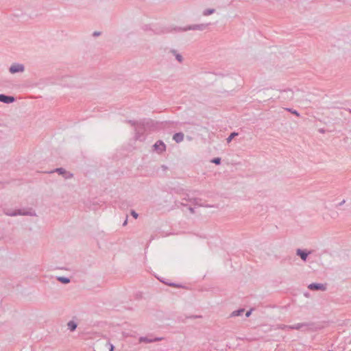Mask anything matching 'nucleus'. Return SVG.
<instances>
[{"mask_svg": "<svg viewBox=\"0 0 351 351\" xmlns=\"http://www.w3.org/2000/svg\"><path fill=\"white\" fill-rule=\"evenodd\" d=\"M178 60L180 62L181 61V57L180 56H177Z\"/></svg>", "mask_w": 351, "mask_h": 351, "instance_id": "nucleus-24", "label": "nucleus"}, {"mask_svg": "<svg viewBox=\"0 0 351 351\" xmlns=\"http://www.w3.org/2000/svg\"><path fill=\"white\" fill-rule=\"evenodd\" d=\"M213 12L212 11H208V12L207 14H211Z\"/></svg>", "mask_w": 351, "mask_h": 351, "instance_id": "nucleus-25", "label": "nucleus"}, {"mask_svg": "<svg viewBox=\"0 0 351 351\" xmlns=\"http://www.w3.org/2000/svg\"><path fill=\"white\" fill-rule=\"evenodd\" d=\"M311 324L309 323H298L295 325H292L289 327V329H295V330H301L303 328H305L304 330H306L308 328Z\"/></svg>", "mask_w": 351, "mask_h": 351, "instance_id": "nucleus-3", "label": "nucleus"}, {"mask_svg": "<svg viewBox=\"0 0 351 351\" xmlns=\"http://www.w3.org/2000/svg\"><path fill=\"white\" fill-rule=\"evenodd\" d=\"M189 210L191 212V213H195V209L193 208H192V207H189Z\"/></svg>", "mask_w": 351, "mask_h": 351, "instance_id": "nucleus-20", "label": "nucleus"}, {"mask_svg": "<svg viewBox=\"0 0 351 351\" xmlns=\"http://www.w3.org/2000/svg\"><path fill=\"white\" fill-rule=\"evenodd\" d=\"M131 215L133 217H134L135 219H137L138 215V213H136L134 210H132L131 211Z\"/></svg>", "mask_w": 351, "mask_h": 351, "instance_id": "nucleus-17", "label": "nucleus"}, {"mask_svg": "<svg viewBox=\"0 0 351 351\" xmlns=\"http://www.w3.org/2000/svg\"><path fill=\"white\" fill-rule=\"evenodd\" d=\"M162 339V337H156V338H154V339H149V338H148L147 337H141L139 338V342L140 343H142V342H144V343H152V342L160 341Z\"/></svg>", "mask_w": 351, "mask_h": 351, "instance_id": "nucleus-7", "label": "nucleus"}, {"mask_svg": "<svg viewBox=\"0 0 351 351\" xmlns=\"http://www.w3.org/2000/svg\"><path fill=\"white\" fill-rule=\"evenodd\" d=\"M328 351H333V350H329Z\"/></svg>", "mask_w": 351, "mask_h": 351, "instance_id": "nucleus-26", "label": "nucleus"}, {"mask_svg": "<svg viewBox=\"0 0 351 351\" xmlns=\"http://www.w3.org/2000/svg\"><path fill=\"white\" fill-rule=\"evenodd\" d=\"M345 202H346V200H345V199H343L341 202H339V203L338 204V205H337V206H341L343 205V204H345Z\"/></svg>", "mask_w": 351, "mask_h": 351, "instance_id": "nucleus-18", "label": "nucleus"}, {"mask_svg": "<svg viewBox=\"0 0 351 351\" xmlns=\"http://www.w3.org/2000/svg\"><path fill=\"white\" fill-rule=\"evenodd\" d=\"M168 285H169V286H171V287H178V285H176L175 283H170V284H168Z\"/></svg>", "mask_w": 351, "mask_h": 351, "instance_id": "nucleus-21", "label": "nucleus"}, {"mask_svg": "<svg viewBox=\"0 0 351 351\" xmlns=\"http://www.w3.org/2000/svg\"><path fill=\"white\" fill-rule=\"evenodd\" d=\"M251 313H252V310H250V311H247V313L245 314V316L247 317H248L251 315Z\"/></svg>", "mask_w": 351, "mask_h": 351, "instance_id": "nucleus-19", "label": "nucleus"}, {"mask_svg": "<svg viewBox=\"0 0 351 351\" xmlns=\"http://www.w3.org/2000/svg\"><path fill=\"white\" fill-rule=\"evenodd\" d=\"M245 310L243 308H241L237 311H234L232 313L231 316L232 317H236L242 315L244 313Z\"/></svg>", "mask_w": 351, "mask_h": 351, "instance_id": "nucleus-12", "label": "nucleus"}, {"mask_svg": "<svg viewBox=\"0 0 351 351\" xmlns=\"http://www.w3.org/2000/svg\"><path fill=\"white\" fill-rule=\"evenodd\" d=\"M291 326L285 325V324H278L277 325V328L281 329V330H287L289 329V327Z\"/></svg>", "mask_w": 351, "mask_h": 351, "instance_id": "nucleus-14", "label": "nucleus"}, {"mask_svg": "<svg viewBox=\"0 0 351 351\" xmlns=\"http://www.w3.org/2000/svg\"><path fill=\"white\" fill-rule=\"evenodd\" d=\"M53 172H57L60 175H62L65 179H70V178H72L73 176V173L66 171L64 168H62V167L57 168L55 170L51 171V173H53Z\"/></svg>", "mask_w": 351, "mask_h": 351, "instance_id": "nucleus-2", "label": "nucleus"}, {"mask_svg": "<svg viewBox=\"0 0 351 351\" xmlns=\"http://www.w3.org/2000/svg\"><path fill=\"white\" fill-rule=\"evenodd\" d=\"M58 280L64 284H67V283L70 282V279L67 277H63V276L58 277Z\"/></svg>", "mask_w": 351, "mask_h": 351, "instance_id": "nucleus-13", "label": "nucleus"}, {"mask_svg": "<svg viewBox=\"0 0 351 351\" xmlns=\"http://www.w3.org/2000/svg\"><path fill=\"white\" fill-rule=\"evenodd\" d=\"M237 135V133H235V132H233L232 133L230 136L228 138V142H230L231 140L235 136Z\"/></svg>", "mask_w": 351, "mask_h": 351, "instance_id": "nucleus-16", "label": "nucleus"}, {"mask_svg": "<svg viewBox=\"0 0 351 351\" xmlns=\"http://www.w3.org/2000/svg\"><path fill=\"white\" fill-rule=\"evenodd\" d=\"M10 71L12 73L23 71V66L21 64H14L10 67Z\"/></svg>", "mask_w": 351, "mask_h": 351, "instance_id": "nucleus-9", "label": "nucleus"}, {"mask_svg": "<svg viewBox=\"0 0 351 351\" xmlns=\"http://www.w3.org/2000/svg\"><path fill=\"white\" fill-rule=\"evenodd\" d=\"M113 349H114V346L112 344H110V351H113Z\"/></svg>", "mask_w": 351, "mask_h": 351, "instance_id": "nucleus-23", "label": "nucleus"}, {"mask_svg": "<svg viewBox=\"0 0 351 351\" xmlns=\"http://www.w3.org/2000/svg\"><path fill=\"white\" fill-rule=\"evenodd\" d=\"M127 223H128V219H126L125 220V221H124V222H123V226H126Z\"/></svg>", "mask_w": 351, "mask_h": 351, "instance_id": "nucleus-22", "label": "nucleus"}, {"mask_svg": "<svg viewBox=\"0 0 351 351\" xmlns=\"http://www.w3.org/2000/svg\"><path fill=\"white\" fill-rule=\"evenodd\" d=\"M308 288L311 290H326V286L323 284L319 283H311L308 286Z\"/></svg>", "mask_w": 351, "mask_h": 351, "instance_id": "nucleus-4", "label": "nucleus"}, {"mask_svg": "<svg viewBox=\"0 0 351 351\" xmlns=\"http://www.w3.org/2000/svg\"><path fill=\"white\" fill-rule=\"evenodd\" d=\"M211 162H213L216 165H219L221 162V158H215L211 160Z\"/></svg>", "mask_w": 351, "mask_h": 351, "instance_id": "nucleus-15", "label": "nucleus"}, {"mask_svg": "<svg viewBox=\"0 0 351 351\" xmlns=\"http://www.w3.org/2000/svg\"><path fill=\"white\" fill-rule=\"evenodd\" d=\"M173 140L177 143H180L184 140V134L182 133H177L174 134L173 137Z\"/></svg>", "mask_w": 351, "mask_h": 351, "instance_id": "nucleus-10", "label": "nucleus"}, {"mask_svg": "<svg viewBox=\"0 0 351 351\" xmlns=\"http://www.w3.org/2000/svg\"><path fill=\"white\" fill-rule=\"evenodd\" d=\"M3 213L5 215L14 217L16 215H27V216H36V213L34 210L29 209V210L23 211L21 209L18 210H10V209H4Z\"/></svg>", "mask_w": 351, "mask_h": 351, "instance_id": "nucleus-1", "label": "nucleus"}, {"mask_svg": "<svg viewBox=\"0 0 351 351\" xmlns=\"http://www.w3.org/2000/svg\"><path fill=\"white\" fill-rule=\"evenodd\" d=\"M67 326L71 331H74L76 329L77 325L74 321H69L67 324Z\"/></svg>", "mask_w": 351, "mask_h": 351, "instance_id": "nucleus-11", "label": "nucleus"}, {"mask_svg": "<svg viewBox=\"0 0 351 351\" xmlns=\"http://www.w3.org/2000/svg\"><path fill=\"white\" fill-rule=\"evenodd\" d=\"M154 151L156 152H163L165 151V145L161 141H157L154 145Z\"/></svg>", "mask_w": 351, "mask_h": 351, "instance_id": "nucleus-5", "label": "nucleus"}, {"mask_svg": "<svg viewBox=\"0 0 351 351\" xmlns=\"http://www.w3.org/2000/svg\"><path fill=\"white\" fill-rule=\"evenodd\" d=\"M14 101V98L13 97L0 95V101L1 102L9 104L13 102Z\"/></svg>", "mask_w": 351, "mask_h": 351, "instance_id": "nucleus-8", "label": "nucleus"}, {"mask_svg": "<svg viewBox=\"0 0 351 351\" xmlns=\"http://www.w3.org/2000/svg\"><path fill=\"white\" fill-rule=\"evenodd\" d=\"M311 254V252H306L301 249H298L296 250V254L299 256L301 259L304 261H306L308 257V255Z\"/></svg>", "mask_w": 351, "mask_h": 351, "instance_id": "nucleus-6", "label": "nucleus"}]
</instances>
